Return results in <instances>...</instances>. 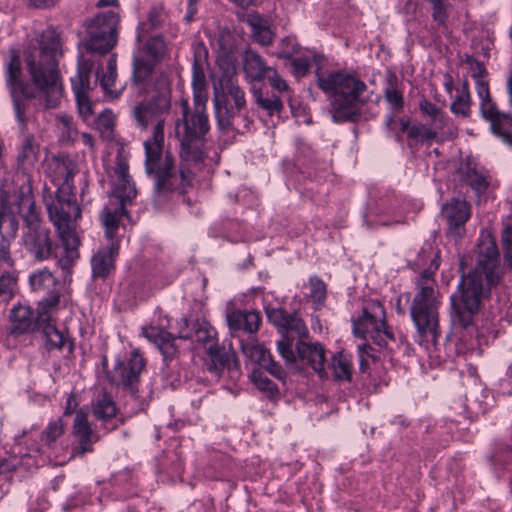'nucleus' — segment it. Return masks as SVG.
Masks as SVG:
<instances>
[{
  "mask_svg": "<svg viewBox=\"0 0 512 512\" xmlns=\"http://www.w3.org/2000/svg\"><path fill=\"white\" fill-rule=\"evenodd\" d=\"M432 3V18L440 26L446 25L447 20V5L443 0H431Z\"/></svg>",
  "mask_w": 512,
  "mask_h": 512,
  "instance_id": "nucleus-51",
  "label": "nucleus"
},
{
  "mask_svg": "<svg viewBox=\"0 0 512 512\" xmlns=\"http://www.w3.org/2000/svg\"><path fill=\"white\" fill-rule=\"evenodd\" d=\"M262 397L275 401L280 397V391L277 386H257Z\"/></svg>",
  "mask_w": 512,
  "mask_h": 512,
  "instance_id": "nucleus-59",
  "label": "nucleus"
},
{
  "mask_svg": "<svg viewBox=\"0 0 512 512\" xmlns=\"http://www.w3.org/2000/svg\"><path fill=\"white\" fill-rule=\"evenodd\" d=\"M212 101L218 129L222 132L234 130V120L247 104L238 81L213 87Z\"/></svg>",
  "mask_w": 512,
  "mask_h": 512,
  "instance_id": "nucleus-10",
  "label": "nucleus"
},
{
  "mask_svg": "<svg viewBox=\"0 0 512 512\" xmlns=\"http://www.w3.org/2000/svg\"><path fill=\"white\" fill-rule=\"evenodd\" d=\"M471 96L468 89V83L465 81L461 90L458 92V95L455 97L453 102L451 103L450 109L451 112L455 115H460L462 117H468L471 113Z\"/></svg>",
  "mask_w": 512,
  "mask_h": 512,
  "instance_id": "nucleus-42",
  "label": "nucleus"
},
{
  "mask_svg": "<svg viewBox=\"0 0 512 512\" xmlns=\"http://www.w3.org/2000/svg\"><path fill=\"white\" fill-rule=\"evenodd\" d=\"M178 325L177 338L209 344L207 351L210 362L207 364V368L211 373L231 382L240 380L241 372L235 353L213 344L216 331L208 322L204 320L197 321L192 330L188 329L187 319H181Z\"/></svg>",
  "mask_w": 512,
  "mask_h": 512,
  "instance_id": "nucleus-7",
  "label": "nucleus"
},
{
  "mask_svg": "<svg viewBox=\"0 0 512 512\" xmlns=\"http://www.w3.org/2000/svg\"><path fill=\"white\" fill-rule=\"evenodd\" d=\"M145 361L138 349H134L127 363L117 361L112 375H108L110 384H134L140 380Z\"/></svg>",
  "mask_w": 512,
  "mask_h": 512,
  "instance_id": "nucleus-22",
  "label": "nucleus"
},
{
  "mask_svg": "<svg viewBox=\"0 0 512 512\" xmlns=\"http://www.w3.org/2000/svg\"><path fill=\"white\" fill-rule=\"evenodd\" d=\"M281 51L277 53L279 58L290 59L299 50V45L292 37H285L281 40Z\"/></svg>",
  "mask_w": 512,
  "mask_h": 512,
  "instance_id": "nucleus-52",
  "label": "nucleus"
},
{
  "mask_svg": "<svg viewBox=\"0 0 512 512\" xmlns=\"http://www.w3.org/2000/svg\"><path fill=\"white\" fill-rule=\"evenodd\" d=\"M308 334V329L304 323V321L299 318L296 314H290L288 317L287 324L284 326L281 332V339H287L291 344V340L294 337H304Z\"/></svg>",
  "mask_w": 512,
  "mask_h": 512,
  "instance_id": "nucleus-43",
  "label": "nucleus"
},
{
  "mask_svg": "<svg viewBox=\"0 0 512 512\" xmlns=\"http://www.w3.org/2000/svg\"><path fill=\"white\" fill-rule=\"evenodd\" d=\"M20 131L23 133V138L18 148L16 157L18 168L26 172L34 167L39 156V145L36 143L35 137L31 133H27V128Z\"/></svg>",
  "mask_w": 512,
  "mask_h": 512,
  "instance_id": "nucleus-26",
  "label": "nucleus"
},
{
  "mask_svg": "<svg viewBox=\"0 0 512 512\" xmlns=\"http://www.w3.org/2000/svg\"><path fill=\"white\" fill-rule=\"evenodd\" d=\"M127 215L126 206L119 205L109 201L108 205L103 209L101 220L105 228V236L115 242L114 238L117 234L119 223L123 216Z\"/></svg>",
  "mask_w": 512,
  "mask_h": 512,
  "instance_id": "nucleus-30",
  "label": "nucleus"
},
{
  "mask_svg": "<svg viewBox=\"0 0 512 512\" xmlns=\"http://www.w3.org/2000/svg\"><path fill=\"white\" fill-rule=\"evenodd\" d=\"M118 23L119 14L115 11L100 12L86 21L84 47L89 52L99 54L110 52L117 43Z\"/></svg>",
  "mask_w": 512,
  "mask_h": 512,
  "instance_id": "nucleus-12",
  "label": "nucleus"
},
{
  "mask_svg": "<svg viewBox=\"0 0 512 512\" xmlns=\"http://www.w3.org/2000/svg\"><path fill=\"white\" fill-rule=\"evenodd\" d=\"M44 334L47 343L54 348H62L65 345L66 338L63 333L52 325L44 328Z\"/></svg>",
  "mask_w": 512,
  "mask_h": 512,
  "instance_id": "nucleus-49",
  "label": "nucleus"
},
{
  "mask_svg": "<svg viewBox=\"0 0 512 512\" xmlns=\"http://www.w3.org/2000/svg\"><path fill=\"white\" fill-rule=\"evenodd\" d=\"M386 125L391 130H393L395 128V126H399L400 130L402 132H406L407 135L409 134V129L412 126L410 124L409 119L400 118V119L396 120L394 116H387Z\"/></svg>",
  "mask_w": 512,
  "mask_h": 512,
  "instance_id": "nucleus-56",
  "label": "nucleus"
},
{
  "mask_svg": "<svg viewBox=\"0 0 512 512\" xmlns=\"http://www.w3.org/2000/svg\"><path fill=\"white\" fill-rule=\"evenodd\" d=\"M463 381L476 383L479 380L476 368L472 365H468L465 370L461 372Z\"/></svg>",
  "mask_w": 512,
  "mask_h": 512,
  "instance_id": "nucleus-62",
  "label": "nucleus"
},
{
  "mask_svg": "<svg viewBox=\"0 0 512 512\" xmlns=\"http://www.w3.org/2000/svg\"><path fill=\"white\" fill-rule=\"evenodd\" d=\"M470 72L471 76L476 80H483V77L486 75V69L484 65L478 61L472 60L470 62Z\"/></svg>",
  "mask_w": 512,
  "mask_h": 512,
  "instance_id": "nucleus-60",
  "label": "nucleus"
},
{
  "mask_svg": "<svg viewBox=\"0 0 512 512\" xmlns=\"http://www.w3.org/2000/svg\"><path fill=\"white\" fill-rule=\"evenodd\" d=\"M238 81L234 62L228 56L217 59V70L213 74L212 87Z\"/></svg>",
  "mask_w": 512,
  "mask_h": 512,
  "instance_id": "nucleus-34",
  "label": "nucleus"
},
{
  "mask_svg": "<svg viewBox=\"0 0 512 512\" xmlns=\"http://www.w3.org/2000/svg\"><path fill=\"white\" fill-rule=\"evenodd\" d=\"M114 125V115L111 111L105 110L98 117V126L105 131H112Z\"/></svg>",
  "mask_w": 512,
  "mask_h": 512,
  "instance_id": "nucleus-57",
  "label": "nucleus"
},
{
  "mask_svg": "<svg viewBox=\"0 0 512 512\" xmlns=\"http://www.w3.org/2000/svg\"><path fill=\"white\" fill-rule=\"evenodd\" d=\"M503 275L495 239L489 233L481 234L474 268L462 272L456 290L450 295V320L454 329H474L475 316Z\"/></svg>",
  "mask_w": 512,
  "mask_h": 512,
  "instance_id": "nucleus-2",
  "label": "nucleus"
},
{
  "mask_svg": "<svg viewBox=\"0 0 512 512\" xmlns=\"http://www.w3.org/2000/svg\"><path fill=\"white\" fill-rule=\"evenodd\" d=\"M168 21V15L162 6H154L147 13L146 19L139 21L137 26L136 41L144 38L164 27Z\"/></svg>",
  "mask_w": 512,
  "mask_h": 512,
  "instance_id": "nucleus-29",
  "label": "nucleus"
},
{
  "mask_svg": "<svg viewBox=\"0 0 512 512\" xmlns=\"http://www.w3.org/2000/svg\"><path fill=\"white\" fill-rule=\"evenodd\" d=\"M240 347L242 352L260 367L272 357L268 349L252 339L246 343L241 340Z\"/></svg>",
  "mask_w": 512,
  "mask_h": 512,
  "instance_id": "nucleus-40",
  "label": "nucleus"
},
{
  "mask_svg": "<svg viewBox=\"0 0 512 512\" xmlns=\"http://www.w3.org/2000/svg\"><path fill=\"white\" fill-rule=\"evenodd\" d=\"M193 107L182 98L179 102L181 117L175 123V133L180 142V157L187 164H200L204 160L205 139L210 129L206 104L207 82L204 72L194 64L192 75Z\"/></svg>",
  "mask_w": 512,
  "mask_h": 512,
  "instance_id": "nucleus-4",
  "label": "nucleus"
},
{
  "mask_svg": "<svg viewBox=\"0 0 512 512\" xmlns=\"http://www.w3.org/2000/svg\"><path fill=\"white\" fill-rule=\"evenodd\" d=\"M59 39L52 35L50 46L34 49L26 58L27 66L35 86L44 94V108H55L62 96V85L56 63Z\"/></svg>",
  "mask_w": 512,
  "mask_h": 512,
  "instance_id": "nucleus-8",
  "label": "nucleus"
},
{
  "mask_svg": "<svg viewBox=\"0 0 512 512\" xmlns=\"http://www.w3.org/2000/svg\"><path fill=\"white\" fill-rule=\"evenodd\" d=\"M50 171L57 191L55 199L45 200L46 208L64 247L58 264L63 270H69L75 260L79 258L78 247L80 245L77 220L81 216V209L73 194L74 169L71 161L56 159L50 164Z\"/></svg>",
  "mask_w": 512,
  "mask_h": 512,
  "instance_id": "nucleus-3",
  "label": "nucleus"
},
{
  "mask_svg": "<svg viewBox=\"0 0 512 512\" xmlns=\"http://www.w3.org/2000/svg\"><path fill=\"white\" fill-rule=\"evenodd\" d=\"M65 431V422L62 418L50 422L46 429L42 432V441L51 446L58 438H60Z\"/></svg>",
  "mask_w": 512,
  "mask_h": 512,
  "instance_id": "nucleus-44",
  "label": "nucleus"
},
{
  "mask_svg": "<svg viewBox=\"0 0 512 512\" xmlns=\"http://www.w3.org/2000/svg\"><path fill=\"white\" fill-rule=\"evenodd\" d=\"M94 417L101 421H107L117 414V408L110 396L103 393L91 404Z\"/></svg>",
  "mask_w": 512,
  "mask_h": 512,
  "instance_id": "nucleus-38",
  "label": "nucleus"
},
{
  "mask_svg": "<svg viewBox=\"0 0 512 512\" xmlns=\"http://www.w3.org/2000/svg\"><path fill=\"white\" fill-rule=\"evenodd\" d=\"M93 57L85 58L84 55L78 57L77 73L71 78V86L74 92L79 114L83 119H88L93 111L88 98V91L91 88V74L95 66Z\"/></svg>",
  "mask_w": 512,
  "mask_h": 512,
  "instance_id": "nucleus-17",
  "label": "nucleus"
},
{
  "mask_svg": "<svg viewBox=\"0 0 512 512\" xmlns=\"http://www.w3.org/2000/svg\"><path fill=\"white\" fill-rule=\"evenodd\" d=\"M253 384H270V380L263 377V372L260 367L253 368L250 374Z\"/></svg>",
  "mask_w": 512,
  "mask_h": 512,
  "instance_id": "nucleus-64",
  "label": "nucleus"
},
{
  "mask_svg": "<svg viewBox=\"0 0 512 512\" xmlns=\"http://www.w3.org/2000/svg\"><path fill=\"white\" fill-rule=\"evenodd\" d=\"M251 93L255 103L270 116L279 115L283 110V103L277 95H264L262 91L255 86L251 87Z\"/></svg>",
  "mask_w": 512,
  "mask_h": 512,
  "instance_id": "nucleus-37",
  "label": "nucleus"
},
{
  "mask_svg": "<svg viewBox=\"0 0 512 512\" xmlns=\"http://www.w3.org/2000/svg\"><path fill=\"white\" fill-rule=\"evenodd\" d=\"M384 96L394 111H402L404 105L403 95L395 86L390 85L387 87Z\"/></svg>",
  "mask_w": 512,
  "mask_h": 512,
  "instance_id": "nucleus-48",
  "label": "nucleus"
},
{
  "mask_svg": "<svg viewBox=\"0 0 512 512\" xmlns=\"http://www.w3.org/2000/svg\"><path fill=\"white\" fill-rule=\"evenodd\" d=\"M291 61V66L293 68V73L297 77H303L305 76L311 66V60L308 57H296L289 59Z\"/></svg>",
  "mask_w": 512,
  "mask_h": 512,
  "instance_id": "nucleus-53",
  "label": "nucleus"
},
{
  "mask_svg": "<svg viewBox=\"0 0 512 512\" xmlns=\"http://www.w3.org/2000/svg\"><path fill=\"white\" fill-rule=\"evenodd\" d=\"M267 77L270 81L271 86L275 90L283 92L288 89V84L286 83V81L282 79L274 69L267 75Z\"/></svg>",
  "mask_w": 512,
  "mask_h": 512,
  "instance_id": "nucleus-58",
  "label": "nucleus"
},
{
  "mask_svg": "<svg viewBox=\"0 0 512 512\" xmlns=\"http://www.w3.org/2000/svg\"><path fill=\"white\" fill-rule=\"evenodd\" d=\"M442 214L448 224V233L461 237L464 226L471 216V205L464 199L452 198L443 205Z\"/></svg>",
  "mask_w": 512,
  "mask_h": 512,
  "instance_id": "nucleus-21",
  "label": "nucleus"
},
{
  "mask_svg": "<svg viewBox=\"0 0 512 512\" xmlns=\"http://www.w3.org/2000/svg\"><path fill=\"white\" fill-rule=\"evenodd\" d=\"M227 323L232 332L243 331L253 334L258 331L261 316L257 311H232L227 314Z\"/></svg>",
  "mask_w": 512,
  "mask_h": 512,
  "instance_id": "nucleus-27",
  "label": "nucleus"
},
{
  "mask_svg": "<svg viewBox=\"0 0 512 512\" xmlns=\"http://www.w3.org/2000/svg\"><path fill=\"white\" fill-rule=\"evenodd\" d=\"M118 242L100 248L91 259L92 275L94 278H106L114 269V260L118 254Z\"/></svg>",
  "mask_w": 512,
  "mask_h": 512,
  "instance_id": "nucleus-25",
  "label": "nucleus"
},
{
  "mask_svg": "<svg viewBox=\"0 0 512 512\" xmlns=\"http://www.w3.org/2000/svg\"><path fill=\"white\" fill-rule=\"evenodd\" d=\"M262 368H264L267 372H269L273 377L277 380L284 382L286 379V371L282 368V366L276 363L272 357L265 363Z\"/></svg>",
  "mask_w": 512,
  "mask_h": 512,
  "instance_id": "nucleus-55",
  "label": "nucleus"
},
{
  "mask_svg": "<svg viewBox=\"0 0 512 512\" xmlns=\"http://www.w3.org/2000/svg\"><path fill=\"white\" fill-rule=\"evenodd\" d=\"M438 131L431 124H412L408 137L417 141H430L436 138Z\"/></svg>",
  "mask_w": 512,
  "mask_h": 512,
  "instance_id": "nucleus-46",
  "label": "nucleus"
},
{
  "mask_svg": "<svg viewBox=\"0 0 512 512\" xmlns=\"http://www.w3.org/2000/svg\"><path fill=\"white\" fill-rule=\"evenodd\" d=\"M287 339L277 342V350L285 360L286 367L291 374L309 376L311 373L318 376L320 381L330 379L329 372L325 369V349L319 342L298 341L295 346Z\"/></svg>",
  "mask_w": 512,
  "mask_h": 512,
  "instance_id": "nucleus-9",
  "label": "nucleus"
},
{
  "mask_svg": "<svg viewBox=\"0 0 512 512\" xmlns=\"http://www.w3.org/2000/svg\"><path fill=\"white\" fill-rule=\"evenodd\" d=\"M15 240L0 238V267L13 268L18 259V252H13L11 246Z\"/></svg>",
  "mask_w": 512,
  "mask_h": 512,
  "instance_id": "nucleus-45",
  "label": "nucleus"
},
{
  "mask_svg": "<svg viewBox=\"0 0 512 512\" xmlns=\"http://www.w3.org/2000/svg\"><path fill=\"white\" fill-rule=\"evenodd\" d=\"M352 329L356 337L370 339L380 347H386L389 340H394L386 326L385 309L378 300L365 303L362 314L353 319Z\"/></svg>",
  "mask_w": 512,
  "mask_h": 512,
  "instance_id": "nucleus-11",
  "label": "nucleus"
},
{
  "mask_svg": "<svg viewBox=\"0 0 512 512\" xmlns=\"http://www.w3.org/2000/svg\"><path fill=\"white\" fill-rule=\"evenodd\" d=\"M476 91L480 100V115L490 124L491 133L505 145L512 148V116L498 109L491 98L487 81L478 80Z\"/></svg>",
  "mask_w": 512,
  "mask_h": 512,
  "instance_id": "nucleus-13",
  "label": "nucleus"
},
{
  "mask_svg": "<svg viewBox=\"0 0 512 512\" xmlns=\"http://www.w3.org/2000/svg\"><path fill=\"white\" fill-rule=\"evenodd\" d=\"M491 458L495 465L507 464L512 461V447L503 443L497 444Z\"/></svg>",
  "mask_w": 512,
  "mask_h": 512,
  "instance_id": "nucleus-50",
  "label": "nucleus"
},
{
  "mask_svg": "<svg viewBox=\"0 0 512 512\" xmlns=\"http://www.w3.org/2000/svg\"><path fill=\"white\" fill-rule=\"evenodd\" d=\"M127 161L118 156L115 168V182L110 194V200L122 206L130 205L137 195V190L129 173Z\"/></svg>",
  "mask_w": 512,
  "mask_h": 512,
  "instance_id": "nucleus-19",
  "label": "nucleus"
},
{
  "mask_svg": "<svg viewBox=\"0 0 512 512\" xmlns=\"http://www.w3.org/2000/svg\"><path fill=\"white\" fill-rule=\"evenodd\" d=\"M142 334L158 347L165 359H170L176 354L175 337L171 332L155 326H148L143 328Z\"/></svg>",
  "mask_w": 512,
  "mask_h": 512,
  "instance_id": "nucleus-28",
  "label": "nucleus"
},
{
  "mask_svg": "<svg viewBox=\"0 0 512 512\" xmlns=\"http://www.w3.org/2000/svg\"><path fill=\"white\" fill-rule=\"evenodd\" d=\"M9 318L12 322V331L21 334L31 328L34 314L28 306L15 305L10 311Z\"/></svg>",
  "mask_w": 512,
  "mask_h": 512,
  "instance_id": "nucleus-35",
  "label": "nucleus"
},
{
  "mask_svg": "<svg viewBox=\"0 0 512 512\" xmlns=\"http://www.w3.org/2000/svg\"><path fill=\"white\" fill-rule=\"evenodd\" d=\"M18 221L7 207L0 208V238L15 240Z\"/></svg>",
  "mask_w": 512,
  "mask_h": 512,
  "instance_id": "nucleus-41",
  "label": "nucleus"
},
{
  "mask_svg": "<svg viewBox=\"0 0 512 512\" xmlns=\"http://www.w3.org/2000/svg\"><path fill=\"white\" fill-rule=\"evenodd\" d=\"M71 433L76 442L71 450V458L82 457L93 451V445L100 440V436L89 421L87 407L76 410Z\"/></svg>",
  "mask_w": 512,
  "mask_h": 512,
  "instance_id": "nucleus-18",
  "label": "nucleus"
},
{
  "mask_svg": "<svg viewBox=\"0 0 512 512\" xmlns=\"http://www.w3.org/2000/svg\"><path fill=\"white\" fill-rule=\"evenodd\" d=\"M137 43L139 49L133 57L132 79L135 83H141L150 76L155 63L165 57L167 44L161 34L149 35Z\"/></svg>",
  "mask_w": 512,
  "mask_h": 512,
  "instance_id": "nucleus-15",
  "label": "nucleus"
},
{
  "mask_svg": "<svg viewBox=\"0 0 512 512\" xmlns=\"http://www.w3.org/2000/svg\"><path fill=\"white\" fill-rule=\"evenodd\" d=\"M159 92L133 108L136 125L141 129L152 126V135L144 141L145 172L154 179L153 200L158 205L175 188L174 159L164 151V125L171 111V90L167 75L158 81Z\"/></svg>",
  "mask_w": 512,
  "mask_h": 512,
  "instance_id": "nucleus-1",
  "label": "nucleus"
},
{
  "mask_svg": "<svg viewBox=\"0 0 512 512\" xmlns=\"http://www.w3.org/2000/svg\"><path fill=\"white\" fill-rule=\"evenodd\" d=\"M419 109L424 116L430 119V124L436 129L443 130L447 126L448 117L446 114L426 98L419 101Z\"/></svg>",
  "mask_w": 512,
  "mask_h": 512,
  "instance_id": "nucleus-39",
  "label": "nucleus"
},
{
  "mask_svg": "<svg viewBox=\"0 0 512 512\" xmlns=\"http://www.w3.org/2000/svg\"><path fill=\"white\" fill-rule=\"evenodd\" d=\"M416 293L410 307V316L417 331V341L436 342L441 334L439 307L441 297L431 273L424 271L416 282Z\"/></svg>",
  "mask_w": 512,
  "mask_h": 512,
  "instance_id": "nucleus-6",
  "label": "nucleus"
},
{
  "mask_svg": "<svg viewBox=\"0 0 512 512\" xmlns=\"http://www.w3.org/2000/svg\"><path fill=\"white\" fill-rule=\"evenodd\" d=\"M28 282L31 291L42 296L39 307L43 314L58 305L61 284L48 268H40L31 272Z\"/></svg>",
  "mask_w": 512,
  "mask_h": 512,
  "instance_id": "nucleus-16",
  "label": "nucleus"
},
{
  "mask_svg": "<svg viewBox=\"0 0 512 512\" xmlns=\"http://www.w3.org/2000/svg\"><path fill=\"white\" fill-rule=\"evenodd\" d=\"M6 84L10 92L16 120L21 129H26L30 120L29 107L31 95L28 87L22 80L20 57L13 54L6 65Z\"/></svg>",
  "mask_w": 512,
  "mask_h": 512,
  "instance_id": "nucleus-14",
  "label": "nucleus"
},
{
  "mask_svg": "<svg viewBox=\"0 0 512 512\" xmlns=\"http://www.w3.org/2000/svg\"><path fill=\"white\" fill-rule=\"evenodd\" d=\"M318 87L329 97L333 122L355 121L359 115L358 105L366 84L355 74L345 71H316Z\"/></svg>",
  "mask_w": 512,
  "mask_h": 512,
  "instance_id": "nucleus-5",
  "label": "nucleus"
},
{
  "mask_svg": "<svg viewBox=\"0 0 512 512\" xmlns=\"http://www.w3.org/2000/svg\"><path fill=\"white\" fill-rule=\"evenodd\" d=\"M95 76V84L99 81L100 86L106 95H109L112 99L119 97L121 90L112 89L117 77L115 55L109 57L106 65V71L100 74L99 68H97Z\"/></svg>",
  "mask_w": 512,
  "mask_h": 512,
  "instance_id": "nucleus-32",
  "label": "nucleus"
},
{
  "mask_svg": "<svg viewBox=\"0 0 512 512\" xmlns=\"http://www.w3.org/2000/svg\"><path fill=\"white\" fill-rule=\"evenodd\" d=\"M310 286H311V297L316 302H322L326 297L325 283L318 278H311Z\"/></svg>",
  "mask_w": 512,
  "mask_h": 512,
  "instance_id": "nucleus-54",
  "label": "nucleus"
},
{
  "mask_svg": "<svg viewBox=\"0 0 512 512\" xmlns=\"http://www.w3.org/2000/svg\"><path fill=\"white\" fill-rule=\"evenodd\" d=\"M463 180L480 196L486 192L489 181L485 172L477 169L476 165L467 163L463 171Z\"/></svg>",
  "mask_w": 512,
  "mask_h": 512,
  "instance_id": "nucleus-36",
  "label": "nucleus"
},
{
  "mask_svg": "<svg viewBox=\"0 0 512 512\" xmlns=\"http://www.w3.org/2000/svg\"><path fill=\"white\" fill-rule=\"evenodd\" d=\"M246 21L251 27L252 36L257 43L263 46H268L272 43L273 32L268 26L267 20L258 13H249Z\"/></svg>",
  "mask_w": 512,
  "mask_h": 512,
  "instance_id": "nucleus-33",
  "label": "nucleus"
},
{
  "mask_svg": "<svg viewBox=\"0 0 512 512\" xmlns=\"http://www.w3.org/2000/svg\"><path fill=\"white\" fill-rule=\"evenodd\" d=\"M503 249L512 247V224L504 227L501 234Z\"/></svg>",
  "mask_w": 512,
  "mask_h": 512,
  "instance_id": "nucleus-63",
  "label": "nucleus"
},
{
  "mask_svg": "<svg viewBox=\"0 0 512 512\" xmlns=\"http://www.w3.org/2000/svg\"><path fill=\"white\" fill-rule=\"evenodd\" d=\"M18 212L23 218L27 229L40 226V212L35 205L29 179L20 187L17 196Z\"/></svg>",
  "mask_w": 512,
  "mask_h": 512,
  "instance_id": "nucleus-24",
  "label": "nucleus"
},
{
  "mask_svg": "<svg viewBox=\"0 0 512 512\" xmlns=\"http://www.w3.org/2000/svg\"><path fill=\"white\" fill-rule=\"evenodd\" d=\"M328 370L332 379L340 382H351L353 365L352 356L344 352H337L331 357Z\"/></svg>",
  "mask_w": 512,
  "mask_h": 512,
  "instance_id": "nucleus-31",
  "label": "nucleus"
},
{
  "mask_svg": "<svg viewBox=\"0 0 512 512\" xmlns=\"http://www.w3.org/2000/svg\"><path fill=\"white\" fill-rule=\"evenodd\" d=\"M266 315L269 322L277 327L278 331L281 333L284 326L287 324L290 314L282 308H271L266 310Z\"/></svg>",
  "mask_w": 512,
  "mask_h": 512,
  "instance_id": "nucleus-47",
  "label": "nucleus"
},
{
  "mask_svg": "<svg viewBox=\"0 0 512 512\" xmlns=\"http://www.w3.org/2000/svg\"><path fill=\"white\" fill-rule=\"evenodd\" d=\"M241 65L246 82L252 86L256 82L263 81L273 71V68L268 66L265 60L252 49H246L241 54Z\"/></svg>",
  "mask_w": 512,
  "mask_h": 512,
  "instance_id": "nucleus-23",
  "label": "nucleus"
},
{
  "mask_svg": "<svg viewBox=\"0 0 512 512\" xmlns=\"http://www.w3.org/2000/svg\"><path fill=\"white\" fill-rule=\"evenodd\" d=\"M26 251L37 261H45L52 254L53 243L50 230L43 226L27 229L22 237Z\"/></svg>",
  "mask_w": 512,
  "mask_h": 512,
  "instance_id": "nucleus-20",
  "label": "nucleus"
},
{
  "mask_svg": "<svg viewBox=\"0 0 512 512\" xmlns=\"http://www.w3.org/2000/svg\"><path fill=\"white\" fill-rule=\"evenodd\" d=\"M60 0H27L28 6L36 9H47L54 6Z\"/></svg>",
  "mask_w": 512,
  "mask_h": 512,
  "instance_id": "nucleus-61",
  "label": "nucleus"
}]
</instances>
